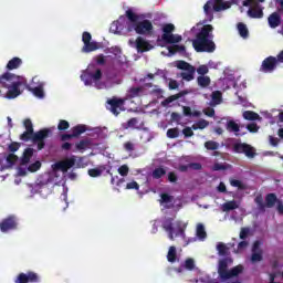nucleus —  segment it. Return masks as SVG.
Returning <instances> with one entry per match:
<instances>
[{"instance_id":"nucleus-17","label":"nucleus","mask_w":283,"mask_h":283,"mask_svg":"<svg viewBox=\"0 0 283 283\" xmlns=\"http://www.w3.org/2000/svg\"><path fill=\"white\" fill-rule=\"evenodd\" d=\"M17 229V217L9 216L0 222V231L2 233H8V231H12Z\"/></svg>"},{"instance_id":"nucleus-4","label":"nucleus","mask_w":283,"mask_h":283,"mask_svg":"<svg viewBox=\"0 0 283 283\" xmlns=\"http://www.w3.org/2000/svg\"><path fill=\"white\" fill-rule=\"evenodd\" d=\"M161 36L157 38V45L165 48L166 45H174V43H180L182 35L174 34L176 32V25L166 23L161 28Z\"/></svg>"},{"instance_id":"nucleus-49","label":"nucleus","mask_w":283,"mask_h":283,"mask_svg":"<svg viewBox=\"0 0 283 283\" xmlns=\"http://www.w3.org/2000/svg\"><path fill=\"white\" fill-rule=\"evenodd\" d=\"M55 169H60V171L66 172L67 169L70 168L67 167V164L65 163V160H62L55 164Z\"/></svg>"},{"instance_id":"nucleus-31","label":"nucleus","mask_w":283,"mask_h":283,"mask_svg":"<svg viewBox=\"0 0 283 283\" xmlns=\"http://www.w3.org/2000/svg\"><path fill=\"white\" fill-rule=\"evenodd\" d=\"M186 46L185 45H178V44H174L171 46H168V52L169 54H177V52H179L180 54L186 52Z\"/></svg>"},{"instance_id":"nucleus-2","label":"nucleus","mask_w":283,"mask_h":283,"mask_svg":"<svg viewBox=\"0 0 283 283\" xmlns=\"http://www.w3.org/2000/svg\"><path fill=\"white\" fill-rule=\"evenodd\" d=\"M23 80H21V76L14 73L6 72L0 75V87L8 90L6 93V98L9 101L18 98V96L23 94V91L21 90Z\"/></svg>"},{"instance_id":"nucleus-59","label":"nucleus","mask_w":283,"mask_h":283,"mask_svg":"<svg viewBox=\"0 0 283 283\" xmlns=\"http://www.w3.org/2000/svg\"><path fill=\"white\" fill-rule=\"evenodd\" d=\"M64 163H66V166L69 169H72V167H74V165H76V157H71L64 160Z\"/></svg>"},{"instance_id":"nucleus-60","label":"nucleus","mask_w":283,"mask_h":283,"mask_svg":"<svg viewBox=\"0 0 283 283\" xmlns=\"http://www.w3.org/2000/svg\"><path fill=\"white\" fill-rule=\"evenodd\" d=\"M250 230L249 228H242L239 234L240 240H244L245 238H249Z\"/></svg>"},{"instance_id":"nucleus-33","label":"nucleus","mask_w":283,"mask_h":283,"mask_svg":"<svg viewBox=\"0 0 283 283\" xmlns=\"http://www.w3.org/2000/svg\"><path fill=\"white\" fill-rule=\"evenodd\" d=\"M238 30H239V34H240V36H242V39H249V29L247 28V24L239 22Z\"/></svg>"},{"instance_id":"nucleus-13","label":"nucleus","mask_w":283,"mask_h":283,"mask_svg":"<svg viewBox=\"0 0 283 283\" xmlns=\"http://www.w3.org/2000/svg\"><path fill=\"white\" fill-rule=\"evenodd\" d=\"M125 98H118L116 96L107 99V104L109 105V112L114 114V116H118L120 112H125Z\"/></svg>"},{"instance_id":"nucleus-26","label":"nucleus","mask_w":283,"mask_h":283,"mask_svg":"<svg viewBox=\"0 0 283 283\" xmlns=\"http://www.w3.org/2000/svg\"><path fill=\"white\" fill-rule=\"evenodd\" d=\"M154 180H160V178H163V176H167V170L163 167H157L153 170L151 174Z\"/></svg>"},{"instance_id":"nucleus-16","label":"nucleus","mask_w":283,"mask_h":283,"mask_svg":"<svg viewBox=\"0 0 283 283\" xmlns=\"http://www.w3.org/2000/svg\"><path fill=\"white\" fill-rule=\"evenodd\" d=\"M277 67V57L269 56L265 60H263L260 72H264L265 74H269L273 72Z\"/></svg>"},{"instance_id":"nucleus-42","label":"nucleus","mask_w":283,"mask_h":283,"mask_svg":"<svg viewBox=\"0 0 283 283\" xmlns=\"http://www.w3.org/2000/svg\"><path fill=\"white\" fill-rule=\"evenodd\" d=\"M196 72L199 74V76H207V74H209V66L206 64L199 65Z\"/></svg>"},{"instance_id":"nucleus-46","label":"nucleus","mask_w":283,"mask_h":283,"mask_svg":"<svg viewBox=\"0 0 283 283\" xmlns=\"http://www.w3.org/2000/svg\"><path fill=\"white\" fill-rule=\"evenodd\" d=\"M180 136V130L178 128H170L167 130V137L168 138H178Z\"/></svg>"},{"instance_id":"nucleus-12","label":"nucleus","mask_w":283,"mask_h":283,"mask_svg":"<svg viewBox=\"0 0 283 283\" xmlns=\"http://www.w3.org/2000/svg\"><path fill=\"white\" fill-rule=\"evenodd\" d=\"M234 154H244L247 158H255V148L247 143H235L232 147Z\"/></svg>"},{"instance_id":"nucleus-55","label":"nucleus","mask_w":283,"mask_h":283,"mask_svg":"<svg viewBox=\"0 0 283 283\" xmlns=\"http://www.w3.org/2000/svg\"><path fill=\"white\" fill-rule=\"evenodd\" d=\"M23 125H24L25 132H34V125H32V119L30 118L24 119Z\"/></svg>"},{"instance_id":"nucleus-22","label":"nucleus","mask_w":283,"mask_h":283,"mask_svg":"<svg viewBox=\"0 0 283 283\" xmlns=\"http://www.w3.org/2000/svg\"><path fill=\"white\" fill-rule=\"evenodd\" d=\"M92 147V139H81L77 144H75V149L77 151H85Z\"/></svg>"},{"instance_id":"nucleus-7","label":"nucleus","mask_w":283,"mask_h":283,"mask_svg":"<svg viewBox=\"0 0 283 283\" xmlns=\"http://www.w3.org/2000/svg\"><path fill=\"white\" fill-rule=\"evenodd\" d=\"M280 199H277V195L273 192L268 193L265 196V203H264V197H262V195H258L254 198V202L258 206L259 211H262V213H264L266 209H273V207H275V205H277Z\"/></svg>"},{"instance_id":"nucleus-44","label":"nucleus","mask_w":283,"mask_h":283,"mask_svg":"<svg viewBox=\"0 0 283 283\" xmlns=\"http://www.w3.org/2000/svg\"><path fill=\"white\" fill-rule=\"evenodd\" d=\"M174 201V197H171L169 193H161L160 196V203L161 205H169V202Z\"/></svg>"},{"instance_id":"nucleus-18","label":"nucleus","mask_w":283,"mask_h":283,"mask_svg":"<svg viewBox=\"0 0 283 283\" xmlns=\"http://www.w3.org/2000/svg\"><path fill=\"white\" fill-rule=\"evenodd\" d=\"M248 17H250V19H262V17H264V11L256 2L252 8L248 10Z\"/></svg>"},{"instance_id":"nucleus-41","label":"nucleus","mask_w":283,"mask_h":283,"mask_svg":"<svg viewBox=\"0 0 283 283\" xmlns=\"http://www.w3.org/2000/svg\"><path fill=\"white\" fill-rule=\"evenodd\" d=\"M263 256H262V250H259V252H252L251 255V262L255 264V262H262Z\"/></svg>"},{"instance_id":"nucleus-35","label":"nucleus","mask_w":283,"mask_h":283,"mask_svg":"<svg viewBox=\"0 0 283 283\" xmlns=\"http://www.w3.org/2000/svg\"><path fill=\"white\" fill-rule=\"evenodd\" d=\"M205 147L209 151H216V150L220 149V144L218 142L208 140L205 143Z\"/></svg>"},{"instance_id":"nucleus-56","label":"nucleus","mask_w":283,"mask_h":283,"mask_svg":"<svg viewBox=\"0 0 283 283\" xmlns=\"http://www.w3.org/2000/svg\"><path fill=\"white\" fill-rule=\"evenodd\" d=\"M185 268L188 270V271H193V269H196V262L193 261V259H187L185 261Z\"/></svg>"},{"instance_id":"nucleus-62","label":"nucleus","mask_w":283,"mask_h":283,"mask_svg":"<svg viewBox=\"0 0 283 283\" xmlns=\"http://www.w3.org/2000/svg\"><path fill=\"white\" fill-rule=\"evenodd\" d=\"M19 147H21V144L13 142L9 145V151L14 154V151H19Z\"/></svg>"},{"instance_id":"nucleus-29","label":"nucleus","mask_w":283,"mask_h":283,"mask_svg":"<svg viewBox=\"0 0 283 283\" xmlns=\"http://www.w3.org/2000/svg\"><path fill=\"white\" fill-rule=\"evenodd\" d=\"M195 74H196V67L192 66V69L181 73V78L188 82L193 81Z\"/></svg>"},{"instance_id":"nucleus-50","label":"nucleus","mask_w":283,"mask_h":283,"mask_svg":"<svg viewBox=\"0 0 283 283\" xmlns=\"http://www.w3.org/2000/svg\"><path fill=\"white\" fill-rule=\"evenodd\" d=\"M247 247H249V241H240L234 253H242Z\"/></svg>"},{"instance_id":"nucleus-6","label":"nucleus","mask_w":283,"mask_h":283,"mask_svg":"<svg viewBox=\"0 0 283 283\" xmlns=\"http://www.w3.org/2000/svg\"><path fill=\"white\" fill-rule=\"evenodd\" d=\"M229 269V263L227 259L220 260L219 261V268H218V274L221 277V280H231V277H238L242 271H244L243 265H237L232 268L230 271L227 270Z\"/></svg>"},{"instance_id":"nucleus-37","label":"nucleus","mask_w":283,"mask_h":283,"mask_svg":"<svg viewBox=\"0 0 283 283\" xmlns=\"http://www.w3.org/2000/svg\"><path fill=\"white\" fill-rule=\"evenodd\" d=\"M161 227L164 231H174V218H167Z\"/></svg>"},{"instance_id":"nucleus-14","label":"nucleus","mask_w":283,"mask_h":283,"mask_svg":"<svg viewBox=\"0 0 283 283\" xmlns=\"http://www.w3.org/2000/svg\"><path fill=\"white\" fill-rule=\"evenodd\" d=\"M15 283H39L41 282V279L39 277V274L36 272L29 271L27 273H20L18 274Z\"/></svg>"},{"instance_id":"nucleus-28","label":"nucleus","mask_w":283,"mask_h":283,"mask_svg":"<svg viewBox=\"0 0 283 283\" xmlns=\"http://www.w3.org/2000/svg\"><path fill=\"white\" fill-rule=\"evenodd\" d=\"M167 260L168 262H170L171 264H174V262H176V260H178V253L176 251V247L171 245L168 250V254H167Z\"/></svg>"},{"instance_id":"nucleus-24","label":"nucleus","mask_w":283,"mask_h":283,"mask_svg":"<svg viewBox=\"0 0 283 283\" xmlns=\"http://www.w3.org/2000/svg\"><path fill=\"white\" fill-rule=\"evenodd\" d=\"M243 118L244 120H262V117L253 111H244Z\"/></svg>"},{"instance_id":"nucleus-8","label":"nucleus","mask_w":283,"mask_h":283,"mask_svg":"<svg viewBox=\"0 0 283 283\" xmlns=\"http://www.w3.org/2000/svg\"><path fill=\"white\" fill-rule=\"evenodd\" d=\"M224 0H208L203 6V12L208 21H213V12H222L227 10V6L222 3Z\"/></svg>"},{"instance_id":"nucleus-19","label":"nucleus","mask_w":283,"mask_h":283,"mask_svg":"<svg viewBox=\"0 0 283 283\" xmlns=\"http://www.w3.org/2000/svg\"><path fill=\"white\" fill-rule=\"evenodd\" d=\"M33 156H34V149L33 148H25L24 151H23V155L20 159V165H22V166L28 165Z\"/></svg>"},{"instance_id":"nucleus-53","label":"nucleus","mask_w":283,"mask_h":283,"mask_svg":"<svg viewBox=\"0 0 283 283\" xmlns=\"http://www.w3.org/2000/svg\"><path fill=\"white\" fill-rule=\"evenodd\" d=\"M136 125H138V118L133 117L130 119H128V122L126 123L125 129H134V127H136Z\"/></svg>"},{"instance_id":"nucleus-45","label":"nucleus","mask_w":283,"mask_h":283,"mask_svg":"<svg viewBox=\"0 0 283 283\" xmlns=\"http://www.w3.org/2000/svg\"><path fill=\"white\" fill-rule=\"evenodd\" d=\"M184 116H200V112L198 111H195V112H191V107L189 106H184Z\"/></svg>"},{"instance_id":"nucleus-54","label":"nucleus","mask_w":283,"mask_h":283,"mask_svg":"<svg viewBox=\"0 0 283 283\" xmlns=\"http://www.w3.org/2000/svg\"><path fill=\"white\" fill-rule=\"evenodd\" d=\"M117 171H118L119 176H123V177L128 176V174H129V166H127V165H122V166L117 169Z\"/></svg>"},{"instance_id":"nucleus-10","label":"nucleus","mask_w":283,"mask_h":283,"mask_svg":"<svg viewBox=\"0 0 283 283\" xmlns=\"http://www.w3.org/2000/svg\"><path fill=\"white\" fill-rule=\"evenodd\" d=\"M276 3L280 4V8H277V11L271 13L268 17V24L272 30H275V28H280V25H282L281 14H283V0H276Z\"/></svg>"},{"instance_id":"nucleus-39","label":"nucleus","mask_w":283,"mask_h":283,"mask_svg":"<svg viewBox=\"0 0 283 283\" xmlns=\"http://www.w3.org/2000/svg\"><path fill=\"white\" fill-rule=\"evenodd\" d=\"M211 98L214 105H220V103H222V93L220 91H214L211 94Z\"/></svg>"},{"instance_id":"nucleus-57","label":"nucleus","mask_w":283,"mask_h":283,"mask_svg":"<svg viewBox=\"0 0 283 283\" xmlns=\"http://www.w3.org/2000/svg\"><path fill=\"white\" fill-rule=\"evenodd\" d=\"M231 187H238V189H244V184H242V181L238 180V179H232L230 181Z\"/></svg>"},{"instance_id":"nucleus-52","label":"nucleus","mask_w":283,"mask_h":283,"mask_svg":"<svg viewBox=\"0 0 283 283\" xmlns=\"http://www.w3.org/2000/svg\"><path fill=\"white\" fill-rule=\"evenodd\" d=\"M247 129L251 134H258V132L260 130V126H258V124H255V123H251V124L247 125Z\"/></svg>"},{"instance_id":"nucleus-63","label":"nucleus","mask_w":283,"mask_h":283,"mask_svg":"<svg viewBox=\"0 0 283 283\" xmlns=\"http://www.w3.org/2000/svg\"><path fill=\"white\" fill-rule=\"evenodd\" d=\"M107 63V60L105 59V55L99 54L96 56V64L97 65H105Z\"/></svg>"},{"instance_id":"nucleus-61","label":"nucleus","mask_w":283,"mask_h":283,"mask_svg":"<svg viewBox=\"0 0 283 283\" xmlns=\"http://www.w3.org/2000/svg\"><path fill=\"white\" fill-rule=\"evenodd\" d=\"M182 134L185 138H191V136H193V129H191V127L188 126L182 129Z\"/></svg>"},{"instance_id":"nucleus-58","label":"nucleus","mask_w":283,"mask_h":283,"mask_svg":"<svg viewBox=\"0 0 283 283\" xmlns=\"http://www.w3.org/2000/svg\"><path fill=\"white\" fill-rule=\"evenodd\" d=\"M126 189H135V191H138V189H140V185H138L136 181H130L126 185Z\"/></svg>"},{"instance_id":"nucleus-43","label":"nucleus","mask_w":283,"mask_h":283,"mask_svg":"<svg viewBox=\"0 0 283 283\" xmlns=\"http://www.w3.org/2000/svg\"><path fill=\"white\" fill-rule=\"evenodd\" d=\"M178 70H185L186 72L189 71L190 69H193V65L189 64L186 61H179L177 63Z\"/></svg>"},{"instance_id":"nucleus-9","label":"nucleus","mask_w":283,"mask_h":283,"mask_svg":"<svg viewBox=\"0 0 283 283\" xmlns=\"http://www.w3.org/2000/svg\"><path fill=\"white\" fill-rule=\"evenodd\" d=\"M94 65H90L86 71L83 72L81 75L82 81H84L85 85H92V83H98L101 78H103V71L101 69H95V72H92L94 70Z\"/></svg>"},{"instance_id":"nucleus-30","label":"nucleus","mask_w":283,"mask_h":283,"mask_svg":"<svg viewBox=\"0 0 283 283\" xmlns=\"http://www.w3.org/2000/svg\"><path fill=\"white\" fill-rule=\"evenodd\" d=\"M196 235L197 238H199V240L207 239V231L205 230V224L202 223L197 224Z\"/></svg>"},{"instance_id":"nucleus-47","label":"nucleus","mask_w":283,"mask_h":283,"mask_svg":"<svg viewBox=\"0 0 283 283\" xmlns=\"http://www.w3.org/2000/svg\"><path fill=\"white\" fill-rule=\"evenodd\" d=\"M39 169H41V161H39V160L29 165V167H28V171H30L31 174L39 171Z\"/></svg>"},{"instance_id":"nucleus-5","label":"nucleus","mask_w":283,"mask_h":283,"mask_svg":"<svg viewBox=\"0 0 283 283\" xmlns=\"http://www.w3.org/2000/svg\"><path fill=\"white\" fill-rule=\"evenodd\" d=\"M51 133L52 130H50V128L40 129L36 133L25 130L23 134L20 135V140H22L23 143H30V140H32V143L38 145L39 151H41V149H44L45 147V138H48Z\"/></svg>"},{"instance_id":"nucleus-23","label":"nucleus","mask_w":283,"mask_h":283,"mask_svg":"<svg viewBox=\"0 0 283 283\" xmlns=\"http://www.w3.org/2000/svg\"><path fill=\"white\" fill-rule=\"evenodd\" d=\"M21 63H23L21 57H13L8 62L7 70H19V67H21Z\"/></svg>"},{"instance_id":"nucleus-38","label":"nucleus","mask_w":283,"mask_h":283,"mask_svg":"<svg viewBox=\"0 0 283 283\" xmlns=\"http://www.w3.org/2000/svg\"><path fill=\"white\" fill-rule=\"evenodd\" d=\"M187 94V91H181L175 95L169 96L165 103H167V105H169V103H174V101H178V98H182V96H185Z\"/></svg>"},{"instance_id":"nucleus-32","label":"nucleus","mask_w":283,"mask_h":283,"mask_svg":"<svg viewBox=\"0 0 283 283\" xmlns=\"http://www.w3.org/2000/svg\"><path fill=\"white\" fill-rule=\"evenodd\" d=\"M29 90L32 92L33 96H36V98H44L45 96V93L43 92V85L31 87Z\"/></svg>"},{"instance_id":"nucleus-20","label":"nucleus","mask_w":283,"mask_h":283,"mask_svg":"<svg viewBox=\"0 0 283 283\" xmlns=\"http://www.w3.org/2000/svg\"><path fill=\"white\" fill-rule=\"evenodd\" d=\"M226 129L230 134H235V136H240V134H238V132H240V125L233 119L227 122Z\"/></svg>"},{"instance_id":"nucleus-48","label":"nucleus","mask_w":283,"mask_h":283,"mask_svg":"<svg viewBox=\"0 0 283 283\" xmlns=\"http://www.w3.org/2000/svg\"><path fill=\"white\" fill-rule=\"evenodd\" d=\"M57 129L60 132H65V129H70V122L65 119H61L57 125Z\"/></svg>"},{"instance_id":"nucleus-40","label":"nucleus","mask_w":283,"mask_h":283,"mask_svg":"<svg viewBox=\"0 0 283 283\" xmlns=\"http://www.w3.org/2000/svg\"><path fill=\"white\" fill-rule=\"evenodd\" d=\"M88 176H91V178H98L99 176H103V169L91 168L88 169Z\"/></svg>"},{"instance_id":"nucleus-1","label":"nucleus","mask_w":283,"mask_h":283,"mask_svg":"<svg viewBox=\"0 0 283 283\" xmlns=\"http://www.w3.org/2000/svg\"><path fill=\"white\" fill-rule=\"evenodd\" d=\"M192 48L196 52H216V42H213V25L206 24L196 34L192 40Z\"/></svg>"},{"instance_id":"nucleus-27","label":"nucleus","mask_w":283,"mask_h":283,"mask_svg":"<svg viewBox=\"0 0 283 283\" xmlns=\"http://www.w3.org/2000/svg\"><path fill=\"white\" fill-rule=\"evenodd\" d=\"M239 207L240 206L235 200H231L222 205V211H234V209H238Z\"/></svg>"},{"instance_id":"nucleus-34","label":"nucleus","mask_w":283,"mask_h":283,"mask_svg":"<svg viewBox=\"0 0 283 283\" xmlns=\"http://www.w3.org/2000/svg\"><path fill=\"white\" fill-rule=\"evenodd\" d=\"M143 90H144L143 86L129 88L128 91L129 98H138V96H142Z\"/></svg>"},{"instance_id":"nucleus-25","label":"nucleus","mask_w":283,"mask_h":283,"mask_svg":"<svg viewBox=\"0 0 283 283\" xmlns=\"http://www.w3.org/2000/svg\"><path fill=\"white\" fill-rule=\"evenodd\" d=\"M85 132H87V126L83 124H78L72 128V134L75 138H78V136H81V134H85Z\"/></svg>"},{"instance_id":"nucleus-21","label":"nucleus","mask_w":283,"mask_h":283,"mask_svg":"<svg viewBox=\"0 0 283 283\" xmlns=\"http://www.w3.org/2000/svg\"><path fill=\"white\" fill-rule=\"evenodd\" d=\"M197 85L201 87V90H207L211 85V77L208 75H199L197 77Z\"/></svg>"},{"instance_id":"nucleus-11","label":"nucleus","mask_w":283,"mask_h":283,"mask_svg":"<svg viewBox=\"0 0 283 283\" xmlns=\"http://www.w3.org/2000/svg\"><path fill=\"white\" fill-rule=\"evenodd\" d=\"M82 41L84 43V46L82 48V52L85 54H90V52H96L101 48L98 42H92V33L84 31L82 34Z\"/></svg>"},{"instance_id":"nucleus-51","label":"nucleus","mask_w":283,"mask_h":283,"mask_svg":"<svg viewBox=\"0 0 283 283\" xmlns=\"http://www.w3.org/2000/svg\"><path fill=\"white\" fill-rule=\"evenodd\" d=\"M19 160V156L14 155V154H9L7 156V163L8 165H17V161Z\"/></svg>"},{"instance_id":"nucleus-36","label":"nucleus","mask_w":283,"mask_h":283,"mask_svg":"<svg viewBox=\"0 0 283 283\" xmlns=\"http://www.w3.org/2000/svg\"><path fill=\"white\" fill-rule=\"evenodd\" d=\"M217 251L219 253V255H229V247H227V244L222 243V242H219L217 244Z\"/></svg>"},{"instance_id":"nucleus-15","label":"nucleus","mask_w":283,"mask_h":283,"mask_svg":"<svg viewBox=\"0 0 283 283\" xmlns=\"http://www.w3.org/2000/svg\"><path fill=\"white\" fill-rule=\"evenodd\" d=\"M134 48L138 54H144V52H150V50H154V45L143 36H137Z\"/></svg>"},{"instance_id":"nucleus-3","label":"nucleus","mask_w":283,"mask_h":283,"mask_svg":"<svg viewBox=\"0 0 283 283\" xmlns=\"http://www.w3.org/2000/svg\"><path fill=\"white\" fill-rule=\"evenodd\" d=\"M126 17L130 23L127 24L128 32H136V34L147 35L154 32V24L149 20L138 21L140 17L132 9L126 11Z\"/></svg>"},{"instance_id":"nucleus-64","label":"nucleus","mask_w":283,"mask_h":283,"mask_svg":"<svg viewBox=\"0 0 283 283\" xmlns=\"http://www.w3.org/2000/svg\"><path fill=\"white\" fill-rule=\"evenodd\" d=\"M124 149L125 151H134L135 147H134V143L132 142H126L124 144Z\"/></svg>"}]
</instances>
